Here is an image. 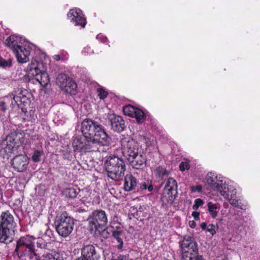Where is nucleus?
I'll list each match as a JSON object with an SVG mask.
<instances>
[{
  "label": "nucleus",
  "mask_w": 260,
  "mask_h": 260,
  "mask_svg": "<svg viewBox=\"0 0 260 260\" xmlns=\"http://www.w3.org/2000/svg\"><path fill=\"white\" fill-rule=\"evenodd\" d=\"M205 260L202 255H198V254L195 255L193 256V260Z\"/></svg>",
  "instance_id": "a18cd8bd"
},
{
  "label": "nucleus",
  "mask_w": 260,
  "mask_h": 260,
  "mask_svg": "<svg viewBox=\"0 0 260 260\" xmlns=\"http://www.w3.org/2000/svg\"><path fill=\"white\" fill-rule=\"evenodd\" d=\"M137 140L141 144V146L144 145L146 149L152 145L150 139L144 135H139L137 136Z\"/></svg>",
  "instance_id": "c756f323"
},
{
  "label": "nucleus",
  "mask_w": 260,
  "mask_h": 260,
  "mask_svg": "<svg viewBox=\"0 0 260 260\" xmlns=\"http://www.w3.org/2000/svg\"><path fill=\"white\" fill-rule=\"evenodd\" d=\"M107 118L113 131L118 133L123 131L125 127V122L121 116L115 114H109Z\"/></svg>",
  "instance_id": "dca6fc26"
},
{
  "label": "nucleus",
  "mask_w": 260,
  "mask_h": 260,
  "mask_svg": "<svg viewBox=\"0 0 260 260\" xmlns=\"http://www.w3.org/2000/svg\"><path fill=\"white\" fill-rule=\"evenodd\" d=\"M74 219L68 216L66 212L56 216L54 225L58 234L63 238L69 236L74 226Z\"/></svg>",
  "instance_id": "6e6552de"
},
{
  "label": "nucleus",
  "mask_w": 260,
  "mask_h": 260,
  "mask_svg": "<svg viewBox=\"0 0 260 260\" xmlns=\"http://www.w3.org/2000/svg\"><path fill=\"white\" fill-rule=\"evenodd\" d=\"M140 187L142 189H147L149 191H152L153 190V186L151 181L149 182L148 180L142 183Z\"/></svg>",
  "instance_id": "e433bc0d"
},
{
  "label": "nucleus",
  "mask_w": 260,
  "mask_h": 260,
  "mask_svg": "<svg viewBox=\"0 0 260 260\" xmlns=\"http://www.w3.org/2000/svg\"><path fill=\"white\" fill-rule=\"evenodd\" d=\"M56 82L67 93L71 95H75L76 93L77 88L76 82L66 74H59L57 77Z\"/></svg>",
  "instance_id": "f8f14e48"
},
{
  "label": "nucleus",
  "mask_w": 260,
  "mask_h": 260,
  "mask_svg": "<svg viewBox=\"0 0 260 260\" xmlns=\"http://www.w3.org/2000/svg\"><path fill=\"white\" fill-rule=\"evenodd\" d=\"M80 192L79 188H76L74 187H67L63 189V193L66 197L70 199H74L76 198Z\"/></svg>",
  "instance_id": "b1692460"
},
{
  "label": "nucleus",
  "mask_w": 260,
  "mask_h": 260,
  "mask_svg": "<svg viewBox=\"0 0 260 260\" xmlns=\"http://www.w3.org/2000/svg\"><path fill=\"white\" fill-rule=\"evenodd\" d=\"M206 232L210 233L212 236H213L216 234L215 226L213 224H209L207 226Z\"/></svg>",
  "instance_id": "a19ab883"
},
{
  "label": "nucleus",
  "mask_w": 260,
  "mask_h": 260,
  "mask_svg": "<svg viewBox=\"0 0 260 260\" xmlns=\"http://www.w3.org/2000/svg\"><path fill=\"white\" fill-rule=\"evenodd\" d=\"M136 179L131 174H127L124 177V188L126 191H131L137 185Z\"/></svg>",
  "instance_id": "4be33fe9"
},
{
  "label": "nucleus",
  "mask_w": 260,
  "mask_h": 260,
  "mask_svg": "<svg viewBox=\"0 0 260 260\" xmlns=\"http://www.w3.org/2000/svg\"><path fill=\"white\" fill-rule=\"evenodd\" d=\"M157 178L162 179L165 177L168 176L169 172L162 166L157 167L154 171Z\"/></svg>",
  "instance_id": "bb28decb"
},
{
  "label": "nucleus",
  "mask_w": 260,
  "mask_h": 260,
  "mask_svg": "<svg viewBox=\"0 0 260 260\" xmlns=\"http://www.w3.org/2000/svg\"><path fill=\"white\" fill-rule=\"evenodd\" d=\"M0 225L15 231L16 223L13 216L8 211L2 213L0 217Z\"/></svg>",
  "instance_id": "6ab92c4d"
},
{
  "label": "nucleus",
  "mask_w": 260,
  "mask_h": 260,
  "mask_svg": "<svg viewBox=\"0 0 260 260\" xmlns=\"http://www.w3.org/2000/svg\"><path fill=\"white\" fill-rule=\"evenodd\" d=\"M16 102H14L11 93L4 96L3 99L0 100V112L5 113L9 107L12 108H15L14 103Z\"/></svg>",
  "instance_id": "aec40b11"
},
{
  "label": "nucleus",
  "mask_w": 260,
  "mask_h": 260,
  "mask_svg": "<svg viewBox=\"0 0 260 260\" xmlns=\"http://www.w3.org/2000/svg\"><path fill=\"white\" fill-rule=\"evenodd\" d=\"M133 216H134V217L138 219V218L140 217V216L139 215V211H137L136 213H134Z\"/></svg>",
  "instance_id": "8fccbe9b"
},
{
  "label": "nucleus",
  "mask_w": 260,
  "mask_h": 260,
  "mask_svg": "<svg viewBox=\"0 0 260 260\" xmlns=\"http://www.w3.org/2000/svg\"><path fill=\"white\" fill-rule=\"evenodd\" d=\"M190 190L192 192H201L203 190V187L201 185H192L190 187Z\"/></svg>",
  "instance_id": "79ce46f5"
},
{
  "label": "nucleus",
  "mask_w": 260,
  "mask_h": 260,
  "mask_svg": "<svg viewBox=\"0 0 260 260\" xmlns=\"http://www.w3.org/2000/svg\"><path fill=\"white\" fill-rule=\"evenodd\" d=\"M213 189L219 191L220 194L225 199H228L229 197V188L223 182L222 180H218L215 186L212 188Z\"/></svg>",
  "instance_id": "5701e85b"
},
{
  "label": "nucleus",
  "mask_w": 260,
  "mask_h": 260,
  "mask_svg": "<svg viewBox=\"0 0 260 260\" xmlns=\"http://www.w3.org/2000/svg\"><path fill=\"white\" fill-rule=\"evenodd\" d=\"M132 117L135 118L138 123H142L145 121L146 116L142 110L137 108Z\"/></svg>",
  "instance_id": "c85d7f7f"
},
{
  "label": "nucleus",
  "mask_w": 260,
  "mask_h": 260,
  "mask_svg": "<svg viewBox=\"0 0 260 260\" xmlns=\"http://www.w3.org/2000/svg\"><path fill=\"white\" fill-rule=\"evenodd\" d=\"M43 66L41 62L36 60H32L27 67L28 76L34 77L35 79L43 87H46L50 82L48 74L40 68Z\"/></svg>",
  "instance_id": "1a4fd4ad"
},
{
  "label": "nucleus",
  "mask_w": 260,
  "mask_h": 260,
  "mask_svg": "<svg viewBox=\"0 0 260 260\" xmlns=\"http://www.w3.org/2000/svg\"><path fill=\"white\" fill-rule=\"evenodd\" d=\"M204 204V201L200 198L194 200V203L192 206V209L194 210H197L199 208L202 206Z\"/></svg>",
  "instance_id": "ea45409f"
},
{
  "label": "nucleus",
  "mask_w": 260,
  "mask_h": 260,
  "mask_svg": "<svg viewBox=\"0 0 260 260\" xmlns=\"http://www.w3.org/2000/svg\"><path fill=\"white\" fill-rule=\"evenodd\" d=\"M28 164V158L26 155H16L12 160V165L14 169L19 172L25 171Z\"/></svg>",
  "instance_id": "f3484780"
},
{
  "label": "nucleus",
  "mask_w": 260,
  "mask_h": 260,
  "mask_svg": "<svg viewBox=\"0 0 260 260\" xmlns=\"http://www.w3.org/2000/svg\"><path fill=\"white\" fill-rule=\"evenodd\" d=\"M88 226L91 233L95 234L104 232L108 223L106 212L102 209L93 210L87 219Z\"/></svg>",
  "instance_id": "423d86ee"
},
{
  "label": "nucleus",
  "mask_w": 260,
  "mask_h": 260,
  "mask_svg": "<svg viewBox=\"0 0 260 260\" xmlns=\"http://www.w3.org/2000/svg\"><path fill=\"white\" fill-rule=\"evenodd\" d=\"M104 166L109 178L115 181L122 179L126 168L125 162L122 158L115 155L107 156Z\"/></svg>",
  "instance_id": "f03ea898"
},
{
  "label": "nucleus",
  "mask_w": 260,
  "mask_h": 260,
  "mask_svg": "<svg viewBox=\"0 0 260 260\" xmlns=\"http://www.w3.org/2000/svg\"><path fill=\"white\" fill-rule=\"evenodd\" d=\"M81 258L88 260H99L100 255L96 251L94 246L91 244L85 245L81 249Z\"/></svg>",
  "instance_id": "a211bd4d"
},
{
  "label": "nucleus",
  "mask_w": 260,
  "mask_h": 260,
  "mask_svg": "<svg viewBox=\"0 0 260 260\" xmlns=\"http://www.w3.org/2000/svg\"><path fill=\"white\" fill-rule=\"evenodd\" d=\"M12 65V59L11 58L5 59L2 57H0V67L3 68H9L11 67Z\"/></svg>",
  "instance_id": "f704fd0d"
},
{
  "label": "nucleus",
  "mask_w": 260,
  "mask_h": 260,
  "mask_svg": "<svg viewBox=\"0 0 260 260\" xmlns=\"http://www.w3.org/2000/svg\"><path fill=\"white\" fill-rule=\"evenodd\" d=\"M189 226L191 228L194 229L196 226V223L194 221H190L189 222Z\"/></svg>",
  "instance_id": "de8ad7c7"
},
{
  "label": "nucleus",
  "mask_w": 260,
  "mask_h": 260,
  "mask_svg": "<svg viewBox=\"0 0 260 260\" xmlns=\"http://www.w3.org/2000/svg\"><path fill=\"white\" fill-rule=\"evenodd\" d=\"M137 108L131 105H125L123 107V112L125 115L132 117Z\"/></svg>",
  "instance_id": "7c9ffc66"
},
{
  "label": "nucleus",
  "mask_w": 260,
  "mask_h": 260,
  "mask_svg": "<svg viewBox=\"0 0 260 260\" xmlns=\"http://www.w3.org/2000/svg\"><path fill=\"white\" fill-rule=\"evenodd\" d=\"M176 180L173 178L170 177L165 184L163 189V194H167L170 200H173L178 194Z\"/></svg>",
  "instance_id": "2eb2a0df"
},
{
  "label": "nucleus",
  "mask_w": 260,
  "mask_h": 260,
  "mask_svg": "<svg viewBox=\"0 0 260 260\" xmlns=\"http://www.w3.org/2000/svg\"><path fill=\"white\" fill-rule=\"evenodd\" d=\"M207 226H208L207 225V223H206V222H202V223L200 224V227H201V228L203 230H204V231H205V230H206V231L207 228Z\"/></svg>",
  "instance_id": "49530a36"
},
{
  "label": "nucleus",
  "mask_w": 260,
  "mask_h": 260,
  "mask_svg": "<svg viewBox=\"0 0 260 260\" xmlns=\"http://www.w3.org/2000/svg\"><path fill=\"white\" fill-rule=\"evenodd\" d=\"M189 161L188 159L184 158L183 161H181L179 164L180 170L182 172L187 170H188L190 169Z\"/></svg>",
  "instance_id": "c9c22d12"
},
{
  "label": "nucleus",
  "mask_w": 260,
  "mask_h": 260,
  "mask_svg": "<svg viewBox=\"0 0 260 260\" xmlns=\"http://www.w3.org/2000/svg\"><path fill=\"white\" fill-rule=\"evenodd\" d=\"M41 260H63V257L59 253L54 251L44 254Z\"/></svg>",
  "instance_id": "393cba45"
},
{
  "label": "nucleus",
  "mask_w": 260,
  "mask_h": 260,
  "mask_svg": "<svg viewBox=\"0 0 260 260\" xmlns=\"http://www.w3.org/2000/svg\"><path fill=\"white\" fill-rule=\"evenodd\" d=\"M206 179L208 184L212 188L215 186L216 182L219 180H217V176L213 172H209L207 174Z\"/></svg>",
  "instance_id": "cd10ccee"
},
{
  "label": "nucleus",
  "mask_w": 260,
  "mask_h": 260,
  "mask_svg": "<svg viewBox=\"0 0 260 260\" xmlns=\"http://www.w3.org/2000/svg\"><path fill=\"white\" fill-rule=\"evenodd\" d=\"M226 199L229 200L230 203L232 206L236 207H237L239 206L238 200H237L236 199H232V198L230 199L229 197L228 198V199Z\"/></svg>",
  "instance_id": "37998d69"
},
{
  "label": "nucleus",
  "mask_w": 260,
  "mask_h": 260,
  "mask_svg": "<svg viewBox=\"0 0 260 260\" xmlns=\"http://www.w3.org/2000/svg\"><path fill=\"white\" fill-rule=\"evenodd\" d=\"M179 244L182 252V260H193V256L198 254V244L192 237L189 235L182 237Z\"/></svg>",
  "instance_id": "0eeeda50"
},
{
  "label": "nucleus",
  "mask_w": 260,
  "mask_h": 260,
  "mask_svg": "<svg viewBox=\"0 0 260 260\" xmlns=\"http://www.w3.org/2000/svg\"><path fill=\"white\" fill-rule=\"evenodd\" d=\"M14 231L0 225V243H7L11 242V232Z\"/></svg>",
  "instance_id": "412c9836"
},
{
  "label": "nucleus",
  "mask_w": 260,
  "mask_h": 260,
  "mask_svg": "<svg viewBox=\"0 0 260 260\" xmlns=\"http://www.w3.org/2000/svg\"><path fill=\"white\" fill-rule=\"evenodd\" d=\"M12 97L14 102L15 107L21 109L22 111L26 110V106L30 103V93L27 90L22 88L15 89L11 93Z\"/></svg>",
  "instance_id": "9b49d317"
},
{
  "label": "nucleus",
  "mask_w": 260,
  "mask_h": 260,
  "mask_svg": "<svg viewBox=\"0 0 260 260\" xmlns=\"http://www.w3.org/2000/svg\"><path fill=\"white\" fill-rule=\"evenodd\" d=\"M192 216L195 220H199L200 219V213L197 211H193L192 213Z\"/></svg>",
  "instance_id": "c03bdc74"
},
{
  "label": "nucleus",
  "mask_w": 260,
  "mask_h": 260,
  "mask_svg": "<svg viewBox=\"0 0 260 260\" xmlns=\"http://www.w3.org/2000/svg\"><path fill=\"white\" fill-rule=\"evenodd\" d=\"M35 239V237L28 235L21 236L16 242L14 254L19 259L36 255Z\"/></svg>",
  "instance_id": "20e7f679"
},
{
  "label": "nucleus",
  "mask_w": 260,
  "mask_h": 260,
  "mask_svg": "<svg viewBox=\"0 0 260 260\" xmlns=\"http://www.w3.org/2000/svg\"><path fill=\"white\" fill-rule=\"evenodd\" d=\"M146 156L142 149L127 159L131 166L136 169H143L146 166Z\"/></svg>",
  "instance_id": "4468645a"
},
{
  "label": "nucleus",
  "mask_w": 260,
  "mask_h": 260,
  "mask_svg": "<svg viewBox=\"0 0 260 260\" xmlns=\"http://www.w3.org/2000/svg\"><path fill=\"white\" fill-rule=\"evenodd\" d=\"M19 43V38L15 35L9 37L5 42L6 46L11 49L16 55L18 62L25 63L29 60L31 49L28 46L20 45Z\"/></svg>",
  "instance_id": "39448f33"
},
{
  "label": "nucleus",
  "mask_w": 260,
  "mask_h": 260,
  "mask_svg": "<svg viewBox=\"0 0 260 260\" xmlns=\"http://www.w3.org/2000/svg\"><path fill=\"white\" fill-rule=\"evenodd\" d=\"M112 236L116 240L118 244L117 245V248L121 250L123 248V242L121 236H122L123 232L121 230H114L112 231Z\"/></svg>",
  "instance_id": "a878e982"
},
{
  "label": "nucleus",
  "mask_w": 260,
  "mask_h": 260,
  "mask_svg": "<svg viewBox=\"0 0 260 260\" xmlns=\"http://www.w3.org/2000/svg\"><path fill=\"white\" fill-rule=\"evenodd\" d=\"M98 92V96L101 100L105 99L108 95V92L102 88H99L97 89Z\"/></svg>",
  "instance_id": "58836bf2"
},
{
  "label": "nucleus",
  "mask_w": 260,
  "mask_h": 260,
  "mask_svg": "<svg viewBox=\"0 0 260 260\" xmlns=\"http://www.w3.org/2000/svg\"><path fill=\"white\" fill-rule=\"evenodd\" d=\"M207 206L208 211L211 217L213 218H215L217 217L218 213V212L216 211L217 209L218 208L217 205L210 202L208 203Z\"/></svg>",
  "instance_id": "2f4dec72"
},
{
  "label": "nucleus",
  "mask_w": 260,
  "mask_h": 260,
  "mask_svg": "<svg viewBox=\"0 0 260 260\" xmlns=\"http://www.w3.org/2000/svg\"><path fill=\"white\" fill-rule=\"evenodd\" d=\"M81 131L86 141L83 142L75 138L72 143L75 151L83 153L96 152L99 151L98 145L108 146L111 144V138L97 121L89 118L84 119L81 123Z\"/></svg>",
  "instance_id": "f257e3e1"
},
{
  "label": "nucleus",
  "mask_w": 260,
  "mask_h": 260,
  "mask_svg": "<svg viewBox=\"0 0 260 260\" xmlns=\"http://www.w3.org/2000/svg\"><path fill=\"white\" fill-rule=\"evenodd\" d=\"M53 58L56 61H59L60 59V57L59 55H55L53 56Z\"/></svg>",
  "instance_id": "09e8293b"
},
{
  "label": "nucleus",
  "mask_w": 260,
  "mask_h": 260,
  "mask_svg": "<svg viewBox=\"0 0 260 260\" xmlns=\"http://www.w3.org/2000/svg\"><path fill=\"white\" fill-rule=\"evenodd\" d=\"M67 18L71 22L74 23L75 26L85 27L86 19L82 11L78 8L71 9L67 14Z\"/></svg>",
  "instance_id": "ddd939ff"
},
{
  "label": "nucleus",
  "mask_w": 260,
  "mask_h": 260,
  "mask_svg": "<svg viewBox=\"0 0 260 260\" xmlns=\"http://www.w3.org/2000/svg\"><path fill=\"white\" fill-rule=\"evenodd\" d=\"M24 134L19 131L12 132L0 143V156L9 158L10 154L22 145Z\"/></svg>",
  "instance_id": "7ed1b4c3"
},
{
  "label": "nucleus",
  "mask_w": 260,
  "mask_h": 260,
  "mask_svg": "<svg viewBox=\"0 0 260 260\" xmlns=\"http://www.w3.org/2000/svg\"><path fill=\"white\" fill-rule=\"evenodd\" d=\"M42 154V151L38 150H35L31 156V159L34 162L40 161Z\"/></svg>",
  "instance_id": "4c0bfd02"
},
{
  "label": "nucleus",
  "mask_w": 260,
  "mask_h": 260,
  "mask_svg": "<svg viewBox=\"0 0 260 260\" xmlns=\"http://www.w3.org/2000/svg\"><path fill=\"white\" fill-rule=\"evenodd\" d=\"M120 143L121 153L127 160L142 149L137 142L129 137L122 139Z\"/></svg>",
  "instance_id": "9d476101"
},
{
  "label": "nucleus",
  "mask_w": 260,
  "mask_h": 260,
  "mask_svg": "<svg viewBox=\"0 0 260 260\" xmlns=\"http://www.w3.org/2000/svg\"><path fill=\"white\" fill-rule=\"evenodd\" d=\"M24 112L25 115H26V117L25 119L27 121H35L36 120V118L37 117L36 115L35 114V111L33 110H30L28 112L26 110H24V111H23Z\"/></svg>",
  "instance_id": "473e14b6"
},
{
  "label": "nucleus",
  "mask_w": 260,
  "mask_h": 260,
  "mask_svg": "<svg viewBox=\"0 0 260 260\" xmlns=\"http://www.w3.org/2000/svg\"><path fill=\"white\" fill-rule=\"evenodd\" d=\"M36 244L38 248L40 249H46L47 247V242L42 238H36Z\"/></svg>",
  "instance_id": "72a5a7b5"
}]
</instances>
